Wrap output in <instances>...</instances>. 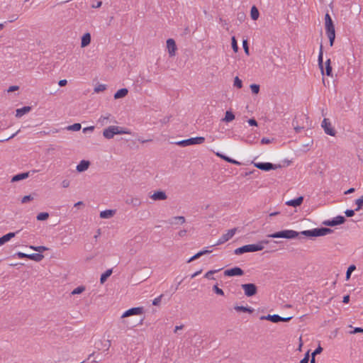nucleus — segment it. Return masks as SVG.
I'll return each mask as SVG.
<instances>
[{
	"mask_svg": "<svg viewBox=\"0 0 363 363\" xmlns=\"http://www.w3.org/2000/svg\"><path fill=\"white\" fill-rule=\"evenodd\" d=\"M49 218V213L47 212H43L38 214L36 218L38 220H45Z\"/></svg>",
	"mask_w": 363,
	"mask_h": 363,
	"instance_id": "37",
	"label": "nucleus"
},
{
	"mask_svg": "<svg viewBox=\"0 0 363 363\" xmlns=\"http://www.w3.org/2000/svg\"><path fill=\"white\" fill-rule=\"evenodd\" d=\"M162 297V295H160L158 297L155 298L152 301V305L158 306L161 302Z\"/></svg>",
	"mask_w": 363,
	"mask_h": 363,
	"instance_id": "56",
	"label": "nucleus"
},
{
	"mask_svg": "<svg viewBox=\"0 0 363 363\" xmlns=\"http://www.w3.org/2000/svg\"><path fill=\"white\" fill-rule=\"evenodd\" d=\"M303 201V196H298L296 199L289 200L286 202V204L287 206H293V207H297L302 204Z\"/></svg>",
	"mask_w": 363,
	"mask_h": 363,
	"instance_id": "17",
	"label": "nucleus"
},
{
	"mask_svg": "<svg viewBox=\"0 0 363 363\" xmlns=\"http://www.w3.org/2000/svg\"><path fill=\"white\" fill-rule=\"evenodd\" d=\"M125 203L132 205L134 207H138L140 206L141 201L138 198L130 196L125 199Z\"/></svg>",
	"mask_w": 363,
	"mask_h": 363,
	"instance_id": "20",
	"label": "nucleus"
},
{
	"mask_svg": "<svg viewBox=\"0 0 363 363\" xmlns=\"http://www.w3.org/2000/svg\"><path fill=\"white\" fill-rule=\"evenodd\" d=\"M234 309L237 312H244V313H252L254 311V309L251 307L248 306H235L234 307Z\"/></svg>",
	"mask_w": 363,
	"mask_h": 363,
	"instance_id": "28",
	"label": "nucleus"
},
{
	"mask_svg": "<svg viewBox=\"0 0 363 363\" xmlns=\"http://www.w3.org/2000/svg\"><path fill=\"white\" fill-rule=\"evenodd\" d=\"M81 128H82L81 124L79 123H74L73 125L67 126V129L68 130L78 131L81 129Z\"/></svg>",
	"mask_w": 363,
	"mask_h": 363,
	"instance_id": "36",
	"label": "nucleus"
},
{
	"mask_svg": "<svg viewBox=\"0 0 363 363\" xmlns=\"http://www.w3.org/2000/svg\"><path fill=\"white\" fill-rule=\"evenodd\" d=\"M242 46H243V49H244L245 52L247 55H249V47H248V43H247V40H243Z\"/></svg>",
	"mask_w": 363,
	"mask_h": 363,
	"instance_id": "50",
	"label": "nucleus"
},
{
	"mask_svg": "<svg viewBox=\"0 0 363 363\" xmlns=\"http://www.w3.org/2000/svg\"><path fill=\"white\" fill-rule=\"evenodd\" d=\"M250 16H251L252 19L255 20V21L257 20L259 18V11H258V9H257V7L255 6H253L251 8Z\"/></svg>",
	"mask_w": 363,
	"mask_h": 363,
	"instance_id": "34",
	"label": "nucleus"
},
{
	"mask_svg": "<svg viewBox=\"0 0 363 363\" xmlns=\"http://www.w3.org/2000/svg\"><path fill=\"white\" fill-rule=\"evenodd\" d=\"M243 274H244L243 270L238 267H235L233 268L227 269L224 272V274L225 276H228V277L242 276V275H243Z\"/></svg>",
	"mask_w": 363,
	"mask_h": 363,
	"instance_id": "12",
	"label": "nucleus"
},
{
	"mask_svg": "<svg viewBox=\"0 0 363 363\" xmlns=\"http://www.w3.org/2000/svg\"><path fill=\"white\" fill-rule=\"evenodd\" d=\"M333 230L328 228H318L312 230H303L298 233L293 230H284L279 232L274 233L267 235L268 238H286L294 239L299 235H304L308 238L324 236L329 233H333Z\"/></svg>",
	"mask_w": 363,
	"mask_h": 363,
	"instance_id": "1",
	"label": "nucleus"
},
{
	"mask_svg": "<svg viewBox=\"0 0 363 363\" xmlns=\"http://www.w3.org/2000/svg\"><path fill=\"white\" fill-rule=\"evenodd\" d=\"M186 221V219L184 216H175L173 217L172 219L169 220L168 223L171 225H175V224H183Z\"/></svg>",
	"mask_w": 363,
	"mask_h": 363,
	"instance_id": "25",
	"label": "nucleus"
},
{
	"mask_svg": "<svg viewBox=\"0 0 363 363\" xmlns=\"http://www.w3.org/2000/svg\"><path fill=\"white\" fill-rule=\"evenodd\" d=\"M253 163H254V166L255 167H257L259 169L266 171V172L272 170V169H277L281 167L280 164H274L270 162H253Z\"/></svg>",
	"mask_w": 363,
	"mask_h": 363,
	"instance_id": "4",
	"label": "nucleus"
},
{
	"mask_svg": "<svg viewBox=\"0 0 363 363\" xmlns=\"http://www.w3.org/2000/svg\"><path fill=\"white\" fill-rule=\"evenodd\" d=\"M30 110H31V107L30 106H23L21 108H18L16 110V116L18 117V118H21L24 114L28 113Z\"/></svg>",
	"mask_w": 363,
	"mask_h": 363,
	"instance_id": "29",
	"label": "nucleus"
},
{
	"mask_svg": "<svg viewBox=\"0 0 363 363\" xmlns=\"http://www.w3.org/2000/svg\"><path fill=\"white\" fill-rule=\"evenodd\" d=\"M326 34L329 38L330 45L333 46L334 41H335V32L329 33H326Z\"/></svg>",
	"mask_w": 363,
	"mask_h": 363,
	"instance_id": "43",
	"label": "nucleus"
},
{
	"mask_svg": "<svg viewBox=\"0 0 363 363\" xmlns=\"http://www.w3.org/2000/svg\"><path fill=\"white\" fill-rule=\"evenodd\" d=\"M359 333H363V328H354L353 331L350 332V334H356Z\"/></svg>",
	"mask_w": 363,
	"mask_h": 363,
	"instance_id": "59",
	"label": "nucleus"
},
{
	"mask_svg": "<svg viewBox=\"0 0 363 363\" xmlns=\"http://www.w3.org/2000/svg\"><path fill=\"white\" fill-rule=\"evenodd\" d=\"M205 141L204 137H195L191 138L186 140H182L178 142H175L174 144L180 146V147H186L192 145L201 144Z\"/></svg>",
	"mask_w": 363,
	"mask_h": 363,
	"instance_id": "3",
	"label": "nucleus"
},
{
	"mask_svg": "<svg viewBox=\"0 0 363 363\" xmlns=\"http://www.w3.org/2000/svg\"><path fill=\"white\" fill-rule=\"evenodd\" d=\"M15 255L18 258H28L35 262H40L44 258V255L41 253L26 254L21 252H18L16 253Z\"/></svg>",
	"mask_w": 363,
	"mask_h": 363,
	"instance_id": "5",
	"label": "nucleus"
},
{
	"mask_svg": "<svg viewBox=\"0 0 363 363\" xmlns=\"http://www.w3.org/2000/svg\"><path fill=\"white\" fill-rule=\"evenodd\" d=\"M144 312L143 307L131 308L123 313L121 318H126L131 315H141Z\"/></svg>",
	"mask_w": 363,
	"mask_h": 363,
	"instance_id": "11",
	"label": "nucleus"
},
{
	"mask_svg": "<svg viewBox=\"0 0 363 363\" xmlns=\"http://www.w3.org/2000/svg\"><path fill=\"white\" fill-rule=\"evenodd\" d=\"M128 93V91L126 88H122L118 90L114 94V99H118L123 97H125Z\"/></svg>",
	"mask_w": 363,
	"mask_h": 363,
	"instance_id": "30",
	"label": "nucleus"
},
{
	"mask_svg": "<svg viewBox=\"0 0 363 363\" xmlns=\"http://www.w3.org/2000/svg\"><path fill=\"white\" fill-rule=\"evenodd\" d=\"M322 128L324 129L325 133L327 135L335 136L336 134L335 130L332 126L331 123L328 118H324L321 124Z\"/></svg>",
	"mask_w": 363,
	"mask_h": 363,
	"instance_id": "8",
	"label": "nucleus"
},
{
	"mask_svg": "<svg viewBox=\"0 0 363 363\" xmlns=\"http://www.w3.org/2000/svg\"><path fill=\"white\" fill-rule=\"evenodd\" d=\"M16 233H18V232H16V233H9L3 235L2 237H1L0 238V245H3L4 244H5L8 241H9L11 238L15 237Z\"/></svg>",
	"mask_w": 363,
	"mask_h": 363,
	"instance_id": "23",
	"label": "nucleus"
},
{
	"mask_svg": "<svg viewBox=\"0 0 363 363\" xmlns=\"http://www.w3.org/2000/svg\"><path fill=\"white\" fill-rule=\"evenodd\" d=\"M116 125H111L104 130L103 135L106 139H111L116 135Z\"/></svg>",
	"mask_w": 363,
	"mask_h": 363,
	"instance_id": "14",
	"label": "nucleus"
},
{
	"mask_svg": "<svg viewBox=\"0 0 363 363\" xmlns=\"http://www.w3.org/2000/svg\"><path fill=\"white\" fill-rule=\"evenodd\" d=\"M234 86L238 87V89H240L242 86V80L240 79L238 77H235L234 79Z\"/></svg>",
	"mask_w": 363,
	"mask_h": 363,
	"instance_id": "48",
	"label": "nucleus"
},
{
	"mask_svg": "<svg viewBox=\"0 0 363 363\" xmlns=\"http://www.w3.org/2000/svg\"><path fill=\"white\" fill-rule=\"evenodd\" d=\"M67 84V81L66 79H61L59 81L58 84L60 86H64Z\"/></svg>",
	"mask_w": 363,
	"mask_h": 363,
	"instance_id": "63",
	"label": "nucleus"
},
{
	"mask_svg": "<svg viewBox=\"0 0 363 363\" xmlns=\"http://www.w3.org/2000/svg\"><path fill=\"white\" fill-rule=\"evenodd\" d=\"M355 203L357 206V207L355 208V211H359L363 206V196H362L359 199H357L355 201Z\"/></svg>",
	"mask_w": 363,
	"mask_h": 363,
	"instance_id": "40",
	"label": "nucleus"
},
{
	"mask_svg": "<svg viewBox=\"0 0 363 363\" xmlns=\"http://www.w3.org/2000/svg\"><path fill=\"white\" fill-rule=\"evenodd\" d=\"M30 248L33 249V250L35 251H37V252H43L44 251H46L48 250V247H45V246H30Z\"/></svg>",
	"mask_w": 363,
	"mask_h": 363,
	"instance_id": "42",
	"label": "nucleus"
},
{
	"mask_svg": "<svg viewBox=\"0 0 363 363\" xmlns=\"http://www.w3.org/2000/svg\"><path fill=\"white\" fill-rule=\"evenodd\" d=\"M216 155L218 156L219 157H220L221 159L224 160L225 161L229 162V163H231V164H237V165H240V162H239L238 161L234 160V159H232L225 155H223L221 153H219V152H217L216 153Z\"/></svg>",
	"mask_w": 363,
	"mask_h": 363,
	"instance_id": "27",
	"label": "nucleus"
},
{
	"mask_svg": "<svg viewBox=\"0 0 363 363\" xmlns=\"http://www.w3.org/2000/svg\"><path fill=\"white\" fill-rule=\"evenodd\" d=\"M69 184H70V182L67 179H64L62 183H61V185L63 188H67L69 187Z\"/></svg>",
	"mask_w": 363,
	"mask_h": 363,
	"instance_id": "57",
	"label": "nucleus"
},
{
	"mask_svg": "<svg viewBox=\"0 0 363 363\" xmlns=\"http://www.w3.org/2000/svg\"><path fill=\"white\" fill-rule=\"evenodd\" d=\"M111 345L110 340H106L104 342L99 340V342L95 343V347L98 350L104 349L105 350H108Z\"/></svg>",
	"mask_w": 363,
	"mask_h": 363,
	"instance_id": "16",
	"label": "nucleus"
},
{
	"mask_svg": "<svg viewBox=\"0 0 363 363\" xmlns=\"http://www.w3.org/2000/svg\"><path fill=\"white\" fill-rule=\"evenodd\" d=\"M213 291L218 295L224 296V291L217 284L213 286Z\"/></svg>",
	"mask_w": 363,
	"mask_h": 363,
	"instance_id": "44",
	"label": "nucleus"
},
{
	"mask_svg": "<svg viewBox=\"0 0 363 363\" xmlns=\"http://www.w3.org/2000/svg\"><path fill=\"white\" fill-rule=\"evenodd\" d=\"M268 240H262L257 244H250V245H246L244 246H242L240 247H238L235 250V255H241L245 252H253L257 251H260L264 249V245L268 244Z\"/></svg>",
	"mask_w": 363,
	"mask_h": 363,
	"instance_id": "2",
	"label": "nucleus"
},
{
	"mask_svg": "<svg viewBox=\"0 0 363 363\" xmlns=\"http://www.w3.org/2000/svg\"><path fill=\"white\" fill-rule=\"evenodd\" d=\"M323 45L320 43V52L318 55V66L321 70V72L323 74H324V70H323Z\"/></svg>",
	"mask_w": 363,
	"mask_h": 363,
	"instance_id": "24",
	"label": "nucleus"
},
{
	"mask_svg": "<svg viewBox=\"0 0 363 363\" xmlns=\"http://www.w3.org/2000/svg\"><path fill=\"white\" fill-rule=\"evenodd\" d=\"M238 231V228H234L228 230L225 234H223L218 240V242L213 245V246L220 245L225 243L231 239Z\"/></svg>",
	"mask_w": 363,
	"mask_h": 363,
	"instance_id": "6",
	"label": "nucleus"
},
{
	"mask_svg": "<svg viewBox=\"0 0 363 363\" xmlns=\"http://www.w3.org/2000/svg\"><path fill=\"white\" fill-rule=\"evenodd\" d=\"M356 269V267L354 264L350 265L346 272V279L348 280L350 278L351 274Z\"/></svg>",
	"mask_w": 363,
	"mask_h": 363,
	"instance_id": "39",
	"label": "nucleus"
},
{
	"mask_svg": "<svg viewBox=\"0 0 363 363\" xmlns=\"http://www.w3.org/2000/svg\"><path fill=\"white\" fill-rule=\"evenodd\" d=\"M325 27L326 33L335 32L333 21L328 13L325 16Z\"/></svg>",
	"mask_w": 363,
	"mask_h": 363,
	"instance_id": "10",
	"label": "nucleus"
},
{
	"mask_svg": "<svg viewBox=\"0 0 363 363\" xmlns=\"http://www.w3.org/2000/svg\"><path fill=\"white\" fill-rule=\"evenodd\" d=\"M211 251L210 250H201V251H199V252H197L196 255H194V256H192L188 261L187 262L189 263L191 262H193L194 260L196 259H199V257H201L202 255H206V254H208V253H210Z\"/></svg>",
	"mask_w": 363,
	"mask_h": 363,
	"instance_id": "31",
	"label": "nucleus"
},
{
	"mask_svg": "<svg viewBox=\"0 0 363 363\" xmlns=\"http://www.w3.org/2000/svg\"><path fill=\"white\" fill-rule=\"evenodd\" d=\"M91 35L89 33H86L83 35L81 40V47L85 48L88 46L91 43Z\"/></svg>",
	"mask_w": 363,
	"mask_h": 363,
	"instance_id": "21",
	"label": "nucleus"
},
{
	"mask_svg": "<svg viewBox=\"0 0 363 363\" xmlns=\"http://www.w3.org/2000/svg\"><path fill=\"white\" fill-rule=\"evenodd\" d=\"M349 301H350V296L349 295L344 296L342 302L344 303H349Z\"/></svg>",
	"mask_w": 363,
	"mask_h": 363,
	"instance_id": "64",
	"label": "nucleus"
},
{
	"mask_svg": "<svg viewBox=\"0 0 363 363\" xmlns=\"http://www.w3.org/2000/svg\"><path fill=\"white\" fill-rule=\"evenodd\" d=\"M346 221V218L342 216H337L331 220H328L323 222V224L327 226H335L343 224Z\"/></svg>",
	"mask_w": 363,
	"mask_h": 363,
	"instance_id": "9",
	"label": "nucleus"
},
{
	"mask_svg": "<svg viewBox=\"0 0 363 363\" xmlns=\"http://www.w3.org/2000/svg\"><path fill=\"white\" fill-rule=\"evenodd\" d=\"M90 165V162L88 160H82L77 166V171L82 172L86 170Z\"/></svg>",
	"mask_w": 363,
	"mask_h": 363,
	"instance_id": "19",
	"label": "nucleus"
},
{
	"mask_svg": "<svg viewBox=\"0 0 363 363\" xmlns=\"http://www.w3.org/2000/svg\"><path fill=\"white\" fill-rule=\"evenodd\" d=\"M167 48L168 50V53L170 57H173L175 55V52L177 50V45L174 40L172 38H169L167 40Z\"/></svg>",
	"mask_w": 363,
	"mask_h": 363,
	"instance_id": "13",
	"label": "nucleus"
},
{
	"mask_svg": "<svg viewBox=\"0 0 363 363\" xmlns=\"http://www.w3.org/2000/svg\"><path fill=\"white\" fill-rule=\"evenodd\" d=\"M260 319L269 320L272 323H279V322H280L281 316L277 314H274V315L268 314L267 315L261 316Z\"/></svg>",
	"mask_w": 363,
	"mask_h": 363,
	"instance_id": "18",
	"label": "nucleus"
},
{
	"mask_svg": "<svg viewBox=\"0 0 363 363\" xmlns=\"http://www.w3.org/2000/svg\"><path fill=\"white\" fill-rule=\"evenodd\" d=\"M231 44H232V48H233V51L235 52H237L238 50V45L235 37H234V36L232 37V43H231Z\"/></svg>",
	"mask_w": 363,
	"mask_h": 363,
	"instance_id": "47",
	"label": "nucleus"
},
{
	"mask_svg": "<svg viewBox=\"0 0 363 363\" xmlns=\"http://www.w3.org/2000/svg\"><path fill=\"white\" fill-rule=\"evenodd\" d=\"M241 287L244 290L245 295L248 297L255 296L257 293V287L255 284H243Z\"/></svg>",
	"mask_w": 363,
	"mask_h": 363,
	"instance_id": "7",
	"label": "nucleus"
},
{
	"mask_svg": "<svg viewBox=\"0 0 363 363\" xmlns=\"http://www.w3.org/2000/svg\"><path fill=\"white\" fill-rule=\"evenodd\" d=\"M29 174H30L29 172L18 174L12 177L11 182H18V181L25 179L29 177Z\"/></svg>",
	"mask_w": 363,
	"mask_h": 363,
	"instance_id": "26",
	"label": "nucleus"
},
{
	"mask_svg": "<svg viewBox=\"0 0 363 363\" xmlns=\"http://www.w3.org/2000/svg\"><path fill=\"white\" fill-rule=\"evenodd\" d=\"M247 122H248L249 125L251 126H257V122L255 118H250L248 120Z\"/></svg>",
	"mask_w": 363,
	"mask_h": 363,
	"instance_id": "58",
	"label": "nucleus"
},
{
	"mask_svg": "<svg viewBox=\"0 0 363 363\" xmlns=\"http://www.w3.org/2000/svg\"><path fill=\"white\" fill-rule=\"evenodd\" d=\"M106 86L105 84H99L94 88V91L99 93L100 91H103L106 90Z\"/></svg>",
	"mask_w": 363,
	"mask_h": 363,
	"instance_id": "49",
	"label": "nucleus"
},
{
	"mask_svg": "<svg viewBox=\"0 0 363 363\" xmlns=\"http://www.w3.org/2000/svg\"><path fill=\"white\" fill-rule=\"evenodd\" d=\"M94 130V126L86 127L83 129V133H85L88 131L92 132Z\"/></svg>",
	"mask_w": 363,
	"mask_h": 363,
	"instance_id": "62",
	"label": "nucleus"
},
{
	"mask_svg": "<svg viewBox=\"0 0 363 363\" xmlns=\"http://www.w3.org/2000/svg\"><path fill=\"white\" fill-rule=\"evenodd\" d=\"M18 89H19V86H11L8 89L7 91H8V92H12V91H17V90H18Z\"/></svg>",
	"mask_w": 363,
	"mask_h": 363,
	"instance_id": "61",
	"label": "nucleus"
},
{
	"mask_svg": "<svg viewBox=\"0 0 363 363\" xmlns=\"http://www.w3.org/2000/svg\"><path fill=\"white\" fill-rule=\"evenodd\" d=\"M330 60L328 59L326 60L325 62V74L327 76H331L332 75V72H333V69H332V67L330 65Z\"/></svg>",
	"mask_w": 363,
	"mask_h": 363,
	"instance_id": "35",
	"label": "nucleus"
},
{
	"mask_svg": "<svg viewBox=\"0 0 363 363\" xmlns=\"http://www.w3.org/2000/svg\"><path fill=\"white\" fill-rule=\"evenodd\" d=\"M235 119V115L230 111H227L225 114V117L222 118V121L229 123Z\"/></svg>",
	"mask_w": 363,
	"mask_h": 363,
	"instance_id": "32",
	"label": "nucleus"
},
{
	"mask_svg": "<svg viewBox=\"0 0 363 363\" xmlns=\"http://www.w3.org/2000/svg\"><path fill=\"white\" fill-rule=\"evenodd\" d=\"M115 129H116V132H117L116 135H118V134H130V132L129 130H128L127 129L123 128L122 127L116 126Z\"/></svg>",
	"mask_w": 363,
	"mask_h": 363,
	"instance_id": "38",
	"label": "nucleus"
},
{
	"mask_svg": "<svg viewBox=\"0 0 363 363\" xmlns=\"http://www.w3.org/2000/svg\"><path fill=\"white\" fill-rule=\"evenodd\" d=\"M150 198L154 201H164L167 199V196L164 191H155L153 194H152L150 196Z\"/></svg>",
	"mask_w": 363,
	"mask_h": 363,
	"instance_id": "15",
	"label": "nucleus"
},
{
	"mask_svg": "<svg viewBox=\"0 0 363 363\" xmlns=\"http://www.w3.org/2000/svg\"><path fill=\"white\" fill-rule=\"evenodd\" d=\"M33 198L30 195L25 196L21 199L22 203H26L30 201H32Z\"/></svg>",
	"mask_w": 363,
	"mask_h": 363,
	"instance_id": "51",
	"label": "nucleus"
},
{
	"mask_svg": "<svg viewBox=\"0 0 363 363\" xmlns=\"http://www.w3.org/2000/svg\"><path fill=\"white\" fill-rule=\"evenodd\" d=\"M97 122H98V123L101 124V125H104L107 123L106 118H105V116H101L99 118Z\"/></svg>",
	"mask_w": 363,
	"mask_h": 363,
	"instance_id": "55",
	"label": "nucleus"
},
{
	"mask_svg": "<svg viewBox=\"0 0 363 363\" xmlns=\"http://www.w3.org/2000/svg\"><path fill=\"white\" fill-rule=\"evenodd\" d=\"M218 271L219 270H210L205 274L204 277L206 279H214V278L212 277V275Z\"/></svg>",
	"mask_w": 363,
	"mask_h": 363,
	"instance_id": "46",
	"label": "nucleus"
},
{
	"mask_svg": "<svg viewBox=\"0 0 363 363\" xmlns=\"http://www.w3.org/2000/svg\"><path fill=\"white\" fill-rule=\"evenodd\" d=\"M355 211H356L355 209L354 210L347 209L345 211V213L347 217H352L354 215Z\"/></svg>",
	"mask_w": 363,
	"mask_h": 363,
	"instance_id": "54",
	"label": "nucleus"
},
{
	"mask_svg": "<svg viewBox=\"0 0 363 363\" xmlns=\"http://www.w3.org/2000/svg\"><path fill=\"white\" fill-rule=\"evenodd\" d=\"M323 351V348L319 345L312 353V357L315 358V356L320 354Z\"/></svg>",
	"mask_w": 363,
	"mask_h": 363,
	"instance_id": "52",
	"label": "nucleus"
},
{
	"mask_svg": "<svg viewBox=\"0 0 363 363\" xmlns=\"http://www.w3.org/2000/svg\"><path fill=\"white\" fill-rule=\"evenodd\" d=\"M310 355H309V351H308L305 355L304 357L301 360L300 363H308L309 361Z\"/></svg>",
	"mask_w": 363,
	"mask_h": 363,
	"instance_id": "53",
	"label": "nucleus"
},
{
	"mask_svg": "<svg viewBox=\"0 0 363 363\" xmlns=\"http://www.w3.org/2000/svg\"><path fill=\"white\" fill-rule=\"evenodd\" d=\"M112 269H107L104 273L101 275L100 283L104 284L107 279L112 274Z\"/></svg>",
	"mask_w": 363,
	"mask_h": 363,
	"instance_id": "33",
	"label": "nucleus"
},
{
	"mask_svg": "<svg viewBox=\"0 0 363 363\" xmlns=\"http://www.w3.org/2000/svg\"><path fill=\"white\" fill-rule=\"evenodd\" d=\"M101 4H102V1H98L96 3H93L91 5V7L94 8V9H97V8H99L101 6Z\"/></svg>",
	"mask_w": 363,
	"mask_h": 363,
	"instance_id": "60",
	"label": "nucleus"
},
{
	"mask_svg": "<svg viewBox=\"0 0 363 363\" xmlns=\"http://www.w3.org/2000/svg\"><path fill=\"white\" fill-rule=\"evenodd\" d=\"M251 91L253 94H257L259 91V85L256 84H252L250 85Z\"/></svg>",
	"mask_w": 363,
	"mask_h": 363,
	"instance_id": "45",
	"label": "nucleus"
},
{
	"mask_svg": "<svg viewBox=\"0 0 363 363\" xmlns=\"http://www.w3.org/2000/svg\"><path fill=\"white\" fill-rule=\"evenodd\" d=\"M115 213H116V210H111V209L105 210V211H101L100 218H104V219L111 218V217H113L115 215Z\"/></svg>",
	"mask_w": 363,
	"mask_h": 363,
	"instance_id": "22",
	"label": "nucleus"
},
{
	"mask_svg": "<svg viewBox=\"0 0 363 363\" xmlns=\"http://www.w3.org/2000/svg\"><path fill=\"white\" fill-rule=\"evenodd\" d=\"M84 291H85V287L84 286H79L77 287L76 289H74L72 291V295L80 294Z\"/></svg>",
	"mask_w": 363,
	"mask_h": 363,
	"instance_id": "41",
	"label": "nucleus"
}]
</instances>
